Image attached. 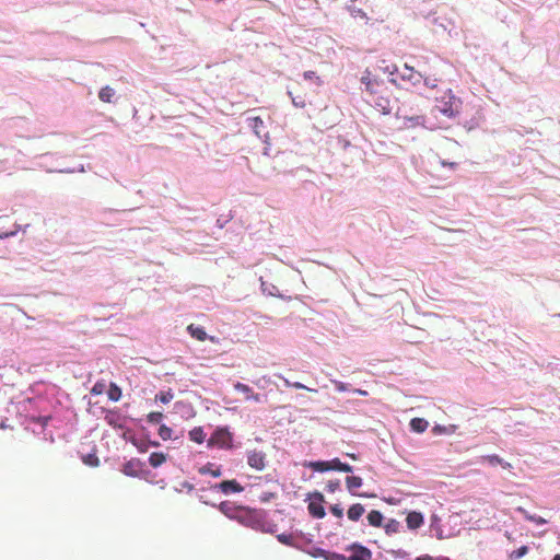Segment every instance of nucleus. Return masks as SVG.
<instances>
[{
  "instance_id": "1",
  "label": "nucleus",
  "mask_w": 560,
  "mask_h": 560,
  "mask_svg": "<svg viewBox=\"0 0 560 560\" xmlns=\"http://www.w3.org/2000/svg\"><path fill=\"white\" fill-rule=\"evenodd\" d=\"M362 83L365 84V91L369 93V102L380 109L384 115H387L392 110L390 96L392 92L386 86L384 81L377 80L371 77L370 71H365L361 79Z\"/></svg>"
},
{
  "instance_id": "2",
  "label": "nucleus",
  "mask_w": 560,
  "mask_h": 560,
  "mask_svg": "<svg viewBox=\"0 0 560 560\" xmlns=\"http://www.w3.org/2000/svg\"><path fill=\"white\" fill-rule=\"evenodd\" d=\"M462 109V101L455 96L451 90L443 93L436 98V105L433 110L442 114L447 118H455Z\"/></svg>"
},
{
  "instance_id": "3",
  "label": "nucleus",
  "mask_w": 560,
  "mask_h": 560,
  "mask_svg": "<svg viewBox=\"0 0 560 560\" xmlns=\"http://www.w3.org/2000/svg\"><path fill=\"white\" fill-rule=\"evenodd\" d=\"M219 509L226 517L235 520L242 525L244 524L245 508L243 505H237L232 501H223Z\"/></svg>"
},
{
  "instance_id": "4",
  "label": "nucleus",
  "mask_w": 560,
  "mask_h": 560,
  "mask_svg": "<svg viewBox=\"0 0 560 560\" xmlns=\"http://www.w3.org/2000/svg\"><path fill=\"white\" fill-rule=\"evenodd\" d=\"M396 117L400 122L401 129H411L425 126V118L423 115H409L404 109L396 113Z\"/></svg>"
},
{
  "instance_id": "5",
  "label": "nucleus",
  "mask_w": 560,
  "mask_h": 560,
  "mask_svg": "<svg viewBox=\"0 0 560 560\" xmlns=\"http://www.w3.org/2000/svg\"><path fill=\"white\" fill-rule=\"evenodd\" d=\"M325 498L320 492H314L307 505L308 513L315 518H323L326 515L323 503Z\"/></svg>"
},
{
  "instance_id": "6",
  "label": "nucleus",
  "mask_w": 560,
  "mask_h": 560,
  "mask_svg": "<svg viewBox=\"0 0 560 560\" xmlns=\"http://www.w3.org/2000/svg\"><path fill=\"white\" fill-rule=\"evenodd\" d=\"M232 442L231 433L225 429H217L208 440V446L229 447Z\"/></svg>"
},
{
  "instance_id": "7",
  "label": "nucleus",
  "mask_w": 560,
  "mask_h": 560,
  "mask_svg": "<svg viewBox=\"0 0 560 560\" xmlns=\"http://www.w3.org/2000/svg\"><path fill=\"white\" fill-rule=\"evenodd\" d=\"M250 127L255 136L262 142H267L269 139V128L266 121L259 117H250Z\"/></svg>"
},
{
  "instance_id": "8",
  "label": "nucleus",
  "mask_w": 560,
  "mask_h": 560,
  "mask_svg": "<svg viewBox=\"0 0 560 560\" xmlns=\"http://www.w3.org/2000/svg\"><path fill=\"white\" fill-rule=\"evenodd\" d=\"M352 553L348 557L347 560H371L372 552L369 548L361 546L359 544H353L349 548Z\"/></svg>"
},
{
  "instance_id": "9",
  "label": "nucleus",
  "mask_w": 560,
  "mask_h": 560,
  "mask_svg": "<svg viewBox=\"0 0 560 560\" xmlns=\"http://www.w3.org/2000/svg\"><path fill=\"white\" fill-rule=\"evenodd\" d=\"M247 462L250 467L262 470L266 466V454L261 451H253Z\"/></svg>"
},
{
  "instance_id": "10",
  "label": "nucleus",
  "mask_w": 560,
  "mask_h": 560,
  "mask_svg": "<svg viewBox=\"0 0 560 560\" xmlns=\"http://www.w3.org/2000/svg\"><path fill=\"white\" fill-rule=\"evenodd\" d=\"M400 78L405 81L411 82L412 84H417L421 81L422 74L416 71L412 67L405 65L400 72Z\"/></svg>"
},
{
  "instance_id": "11",
  "label": "nucleus",
  "mask_w": 560,
  "mask_h": 560,
  "mask_svg": "<svg viewBox=\"0 0 560 560\" xmlns=\"http://www.w3.org/2000/svg\"><path fill=\"white\" fill-rule=\"evenodd\" d=\"M406 523L409 529H418L424 523L423 515L420 512L416 511L409 512L406 517Z\"/></svg>"
},
{
  "instance_id": "12",
  "label": "nucleus",
  "mask_w": 560,
  "mask_h": 560,
  "mask_svg": "<svg viewBox=\"0 0 560 560\" xmlns=\"http://www.w3.org/2000/svg\"><path fill=\"white\" fill-rule=\"evenodd\" d=\"M215 489H220L223 493L241 492L243 487L235 480H225L214 486Z\"/></svg>"
},
{
  "instance_id": "13",
  "label": "nucleus",
  "mask_w": 560,
  "mask_h": 560,
  "mask_svg": "<svg viewBox=\"0 0 560 560\" xmlns=\"http://www.w3.org/2000/svg\"><path fill=\"white\" fill-rule=\"evenodd\" d=\"M364 512L365 509L361 503H354L348 509L347 515L350 521L358 522Z\"/></svg>"
},
{
  "instance_id": "14",
  "label": "nucleus",
  "mask_w": 560,
  "mask_h": 560,
  "mask_svg": "<svg viewBox=\"0 0 560 560\" xmlns=\"http://www.w3.org/2000/svg\"><path fill=\"white\" fill-rule=\"evenodd\" d=\"M346 483L349 492H351L353 495H360V497H369L368 494H358L354 492L357 488H360L362 486V478L358 476H348L346 478Z\"/></svg>"
},
{
  "instance_id": "15",
  "label": "nucleus",
  "mask_w": 560,
  "mask_h": 560,
  "mask_svg": "<svg viewBox=\"0 0 560 560\" xmlns=\"http://www.w3.org/2000/svg\"><path fill=\"white\" fill-rule=\"evenodd\" d=\"M188 332L190 336L199 341H205L207 339V332L202 327L195 326L194 324H190L187 327Z\"/></svg>"
},
{
  "instance_id": "16",
  "label": "nucleus",
  "mask_w": 560,
  "mask_h": 560,
  "mask_svg": "<svg viewBox=\"0 0 560 560\" xmlns=\"http://www.w3.org/2000/svg\"><path fill=\"white\" fill-rule=\"evenodd\" d=\"M368 522L373 527H381L382 526V522H383L382 513L380 511H377V510H372L368 514Z\"/></svg>"
},
{
  "instance_id": "17",
  "label": "nucleus",
  "mask_w": 560,
  "mask_h": 560,
  "mask_svg": "<svg viewBox=\"0 0 560 560\" xmlns=\"http://www.w3.org/2000/svg\"><path fill=\"white\" fill-rule=\"evenodd\" d=\"M115 96V90L109 85L102 88L98 92V98L104 103H110Z\"/></svg>"
},
{
  "instance_id": "18",
  "label": "nucleus",
  "mask_w": 560,
  "mask_h": 560,
  "mask_svg": "<svg viewBox=\"0 0 560 560\" xmlns=\"http://www.w3.org/2000/svg\"><path fill=\"white\" fill-rule=\"evenodd\" d=\"M428 425V421L422 418H413L410 421V428L412 429V431L418 433L424 432Z\"/></svg>"
},
{
  "instance_id": "19",
  "label": "nucleus",
  "mask_w": 560,
  "mask_h": 560,
  "mask_svg": "<svg viewBox=\"0 0 560 560\" xmlns=\"http://www.w3.org/2000/svg\"><path fill=\"white\" fill-rule=\"evenodd\" d=\"M305 466L312 468L315 471H319V472L332 470L331 466L329 464V460H327V462H322V460L310 462V463L305 464Z\"/></svg>"
},
{
  "instance_id": "20",
  "label": "nucleus",
  "mask_w": 560,
  "mask_h": 560,
  "mask_svg": "<svg viewBox=\"0 0 560 560\" xmlns=\"http://www.w3.org/2000/svg\"><path fill=\"white\" fill-rule=\"evenodd\" d=\"M520 513H522L524 515V517L529 521V522H533L537 525H544L547 523V520H545L544 517L541 516H537V515H533V514H529L524 508L522 506H518L516 509Z\"/></svg>"
},
{
  "instance_id": "21",
  "label": "nucleus",
  "mask_w": 560,
  "mask_h": 560,
  "mask_svg": "<svg viewBox=\"0 0 560 560\" xmlns=\"http://www.w3.org/2000/svg\"><path fill=\"white\" fill-rule=\"evenodd\" d=\"M199 474L211 475L213 477H220L222 475L219 467H214L213 464L208 463L207 465L199 468Z\"/></svg>"
},
{
  "instance_id": "22",
  "label": "nucleus",
  "mask_w": 560,
  "mask_h": 560,
  "mask_svg": "<svg viewBox=\"0 0 560 560\" xmlns=\"http://www.w3.org/2000/svg\"><path fill=\"white\" fill-rule=\"evenodd\" d=\"M189 439L196 443H202L206 439V434L201 427H195L189 431Z\"/></svg>"
},
{
  "instance_id": "23",
  "label": "nucleus",
  "mask_w": 560,
  "mask_h": 560,
  "mask_svg": "<svg viewBox=\"0 0 560 560\" xmlns=\"http://www.w3.org/2000/svg\"><path fill=\"white\" fill-rule=\"evenodd\" d=\"M166 462L164 453L154 452L149 457V463L152 467L156 468Z\"/></svg>"
},
{
  "instance_id": "24",
  "label": "nucleus",
  "mask_w": 560,
  "mask_h": 560,
  "mask_svg": "<svg viewBox=\"0 0 560 560\" xmlns=\"http://www.w3.org/2000/svg\"><path fill=\"white\" fill-rule=\"evenodd\" d=\"M483 460L488 462L490 465H501L503 468H510L511 464L503 462V459L498 455H487L482 457Z\"/></svg>"
},
{
  "instance_id": "25",
  "label": "nucleus",
  "mask_w": 560,
  "mask_h": 560,
  "mask_svg": "<svg viewBox=\"0 0 560 560\" xmlns=\"http://www.w3.org/2000/svg\"><path fill=\"white\" fill-rule=\"evenodd\" d=\"M385 533L388 535L396 534L400 529V523L397 520L390 518L384 525Z\"/></svg>"
},
{
  "instance_id": "26",
  "label": "nucleus",
  "mask_w": 560,
  "mask_h": 560,
  "mask_svg": "<svg viewBox=\"0 0 560 560\" xmlns=\"http://www.w3.org/2000/svg\"><path fill=\"white\" fill-rule=\"evenodd\" d=\"M107 395L110 400L118 401L121 398V389L115 383H110Z\"/></svg>"
},
{
  "instance_id": "27",
  "label": "nucleus",
  "mask_w": 560,
  "mask_h": 560,
  "mask_svg": "<svg viewBox=\"0 0 560 560\" xmlns=\"http://www.w3.org/2000/svg\"><path fill=\"white\" fill-rule=\"evenodd\" d=\"M174 398V394L172 389H168L166 392H160L155 396V400H159L163 404H168Z\"/></svg>"
},
{
  "instance_id": "28",
  "label": "nucleus",
  "mask_w": 560,
  "mask_h": 560,
  "mask_svg": "<svg viewBox=\"0 0 560 560\" xmlns=\"http://www.w3.org/2000/svg\"><path fill=\"white\" fill-rule=\"evenodd\" d=\"M527 552H528V547L522 546L518 549L513 550L510 553V560H518V559L523 558L525 555H527Z\"/></svg>"
},
{
  "instance_id": "29",
  "label": "nucleus",
  "mask_w": 560,
  "mask_h": 560,
  "mask_svg": "<svg viewBox=\"0 0 560 560\" xmlns=\"http://www.w3.org/2000/svg\"><path fill=\"white\" fill-rule=\"evenodd\" d=\"M172 433H173V430L165 424H162L159 429V435L164 441L172 439Z\"/></svg>"
},
{
  "instance_id": "30",
  "label": "nucleus",
  "mask_w": 560,
  "mask_h": 560,
  "mask_svg": "<svg viewBox=\"0 0 560 560\" xmlns=\"http://www.w3.org/2000/svg\"><path fill=\"white\" fill-rule=\"evenodd\" d=\"M83 463L89 466L96 467L100 465V459L95 454H89L83 457Z\"/></svg>"
},
{
  "instance_id": "31",
  "label": "nucleus",
  "mask_w": 560,
  "mask_h": 560,
  "mask_svg": "<svg viewBox=\"0 0 560 560\" xmlns=\"http://www.w3.org/2000/svg\"><path fill=\"white\" fill-rule=\"evenodd\" d=\"M163 413L160 411H153L148 415V421L153 424H158L162 421Z\"/></svg>"
},
{
  "instance_id": "32",
  "label": "nucleus",
  "mask_w": 560,
  "mask_h": 560,
  "mask_svg": "<svg viewBox=\"0 0 560 560\" xmlns=\"http://www.w3.org/2000/svg\"><path fill=\"white\" fill-rule=\"evenodd\" d=\"M290 96H291V100H292V103L295 107H299V108H304L306 106V101L303 96H293L291 92H289Z\"/></svg>"
},
{
  "instance_id": "33",
  "label": "nucleus",
  "mask_w": 560,
  "mask_h": 560,
  "mask_svg": "<svg viewBox=\"0 0 560 560\" xmlns=\"http://www.w3.org/2000/svg\"><path fill=\"white\" fill-rule=\"evenodd\" d=\"M303 77L305 80L315 81L317 85H320L323 83L315 71H305L303 73Z\"/></svg>"
},
{
  "instance_id": "34",
  "label": "nucleus",
  "mask_w": 560,
  "mask_h": 560,
  "mask_svg": "<svg viewBox=\"0 0 560 560\" xmlns=\"http://www.w3.org/2000/svg\"><path fill=\"white\" fill-rule=\"evenodd\" d=\"M285 385H287V386H289V387L296 388V389H306V390H308V392H314V393H316V392H317V389L310 388V387H307V386L303 385V384H302V383H300V382L291 383V382H289V381H285Z\"/></svg>"
},
{
  "instance_id": "35",
  "label": "nucleus",
  "mask_w": 560,
  "mask_h": 560,
  "mask_svg": "<svg viewBox=\"0 0 560 560\" xmlns=\"http://www.w3.org/2000/svg\"><path fill=\"white\" fill-rule=\"evenodd\" d=\"M340 488V481L338 479L329 480L326 485L328 492L334 493Z\"/></svg>"
},
{
  "instance_id": "36",
  "label": "nucleus",
  "mask_w": 560,
  "mask_h": 560,
  "mask_svg": "<svg viewBox=\"0 0 560 560\" xmlns=\"http://www.w3.org/2000/svg\"><path fill=\"white\" fill-rule=\"evenodd\" d=\"M136 463H133L132 460L128 462L125 466H124V474L127 475V476H136V471L133 469Z\"/></svg>"
},
{
  "instance_id": "37",
  "label": "nucleus",
  "mask_w": 560,
  "mask_h": 560,
  "mask_svg": "<svg viewBox=\"0 0 560 560\" xmlns=\"http://www.w3.org/2000/svg\"><path fill=\"white\" fill-rule=\"evenodd\" d=\"M105 389V384L103 382H96L94 386L91 389V393L94 395H101L103 394Z\"/></svg>"
},
{
  "instance_id": "38",
  "label": "nucleus",
  "mask_w": 560,
  "mask_h": 560,
  "mask_svg": "<svg viewBox=\"0 0 560 560\" xmlns=\"http://www.w3.org/2000/svg\"><path fill=\"white\" fill-rule=\"evenodd\" d=\"M330 512L332 515H335L338 518H341L343 516V510L338 504H334L330 506Z\"/></svg>"
},
{
  "instance_id": "39",
  "label": "nucleus",
  "mask_w": 560,
  "mask_h": 560,
  "mask_svg": "<svg viewBox=\"0 0 560 560\" xmlns=\"http://www.w3.org/2000/svg\"><path fill=\"white\" fill-rule=\"evenodd\" d=\"M416 560H450V559L446 557H432L429 555H423V556L417 557Z\"/></svg>"
},
{
  "instance_id": "40",
  "label": "nucleus",
  "mask_w": 560,
  "mask_h": 560,
  "mask_svg": "<svg viewBox=\"0 0 560 560\" xmlns=\"http://www.w3.org/2000/svg\"><path fill=\"white\" fill-rule=\"evenodd\" d=\"M341 463L342 462L339 458H334V459L329 460L331 469L332 470H338V471L340 469Z\"/></svg>"
},
{
  "instance_id": "41",
  "label": "nucleus",
  "mask_w": 560,
  "mask_h": 560,
  "mask_svg": "<svg viewBox=\"0 0 560 560\" xmlns=\"http://www.w3.org/2000/svg\"><path fill=\"white\" fill-rule=\"evenodd\" d=\"M339 471L351 472L352 466H350L349 464H346V463H341Z\"/></svg>"
},
{
  "instance_id": "42",
  "label": "nucleus",
  "mask_w": 560,
  "mask_h": 560,
  "mask_svg": "<svg viewBox=\"0 0 560 560\" xmlns=\"http://www.w3.org/2000/svg\"><path fill=\"white\" fill-rule=\"evenodd\" d=\"M440 163H441V165L448 166V167H451L453 170L457 167V163L456 162H446L445 160H442Z\"/></svg>"
},
{
  "instance_id": "43",
  "label": "nucleus",
  "mask_w": 560,
  "mask_h": 560,
  "mask_svg": "<svg viewBox=\"0 0 560 560\" xmlns=\"http://www.w3.org/2000/svg\"><path fill=\"white\" fill-rule=\"evenodd\" d=\"M348 557L340 553H331L330 560H347Z\"/></svg>"
},
{
  "instance_id": "44",
  "label": "nucleus",
  "mask_w": 560,
  "mask_h": 560,
  "mask_svg": "<svg viewBox=\"0 0 560 560\" xmlns=\"http://www.w3.org/2000/svg\"><path fill=\"white\" fill-rule=\"evenodd\" d=\"M15 233H16V231H11V232L0 233V238L8 237V236H11V235H14Z\"/></svg>"
},
{
  "instance_id": "45",
  "label": "nucleus",
  "mask_w": 560,
  "mask_h": 560,
  "mask_svg": "<svg viewBox=\"0 0 560 560\" xmlns=\"http://www.w3.org/2000/svg\"><path fill=\"white\" fill-rule=\"evenodd\" d=\"M278 538H279V540H280L281 542L288 544V540H289V537H288V536H285V535H280Z\"/></svg>"
},
{
  "instance_id": "46",
  "label": "nucleus",
  "mask_w": 560,
  "mask_h": 560,
  "mask_svg": "<svg viewBox=\"0 0 560 560\" xmlns=\"http://www.w3.org/2000/svg\"><path fill=\"white\" fill-rule=\"evenodd\" d=\"M424 84L430 88H434L435 83L431 82L429 79H424Z\"/></svg>"
},
{
  "instance_id": "47",
  "label": "nucleus",
  "mask_w": 560,
  "mask_h": 560,
  "mask_svg": "<svg viewBox=\"0 0 560 560\" xmlns=\"http://www.w3.org/2000/svg\"><path fill=\"white\" fill-rule=\"evenodd\" d=\"M270 495H272V494L270 493ZM259 499L261 501H268L269 500V494L267 495V493H264L261 497H259Z\"/></svg>"
},
{
  "instance_id": "48",
  "label": "nucleus",
  "mask_w": 560,
  "mask_h": 560,
  "mask_svg": "<svg viewBox=\"0 0 560 560\" xmlns=\"http://www.w3.org/2000/svg\"><path fill=\"white\" fill-rule=\"evenodd\" d=\"M337 388L339 390H345V385L342 383H337Z\"/></svg>"
},
{
  "instance_id": "49",
  "label": "nucleus",
  "mask_w": 560,
  "mask_h": 560,
  "mask_svg": "<svg viewBox=\"0 0 560 560\" xmlns=\"http://www.w3.org/2000/svg\"><path fill=\"white\" fill-rule=\"evenodd\" d=\"M552 560H560V555H556Z\"/></svg>"
}]
</instances>
